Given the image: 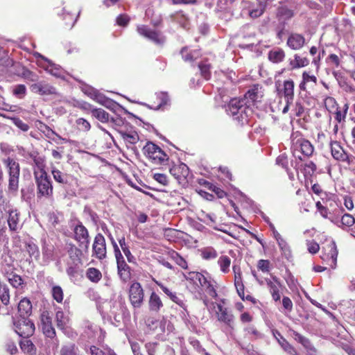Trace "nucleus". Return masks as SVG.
I'll return each mask as SVG.
<instances>
[{"mask_svg": "<svg viewBox=\"0 0 355 355\" xmlns=\"http://www.w3.org/2000/svg\"><path fill=\"white\" fill-rule=\"evenodd\" d=\"M138 33L153 41L155 43L160 44L164 42V38L156 31H152L146 26L142 25L137 28Z\"/></svg>", "mask_w": 355, "mask_h": 355, "instance_id": "nucleus-15", "label": "nucleus"}, {"mask_svg": "<svg viewBox=\"0 0 355 355\" xmlns=\"http://www.w3.org/2000/svg\"><path fill=\"white\" fill-rule=\"evenodd\" d=\"M178 168V171H180V175H181L182 178H187L189 175V168L185 164H180V165L177 166Z\"/></svg>", "mask_w": 355, "mask_h": 355, "instance_id": "nucleus-59", "label": "nucleus"}, {"mask_svg": "<svg viewBox=\"0 0 355 355\" xmlns=\"http://www.w3.org/2000/svg\"><path fill=\"white\" fill-rule=\"evenodd\" d=\"M325 251H328L327 253V259L330 258L331 259L333 268H334L336 265L337 257H338V250L336 248V243L333 241H330L329 243L326 245L325 247L322 248Z\"/></svg>", "mask_w": 355, "mask_h": 355, "instance_id": "nucleus-26", "label": "nucleus"}, {"mask_svg": "<svg viewBox=\"0 0 355 355\" xmlns=\"http://www.w3.org/2000/svg\"><path fill=\"white\" fill-rule=\"evenodd\" d=\"M257 267L262 272H268L270 268V261L268 260L261 259L258 262Z\"/></svg>", "mask_w": 355, "mask_h": 355, "instance_id": "nucleus-62", "label": "nucleus"}, {"mask_svg": "<svg viewBox=\"0 0 355 355\" xmlns=\"http://www.w3.org/2000/svg\"><path fill=\"white\" fill-rule=\"evenodd\" d=\"M304 37L302 35L297 33L291 34L287 40L288 46L293 50H298L301 49L304 45Z\"/></svg>", "mask_w": 355, "mask_h": 355, "instance_id": "nucleus-21", "label": "nucleus"}, {"mask_svg": "<svg viewBox=\"0 0 355 355\" xmlns=\"http://www.w3.org/2000/svg\"><path fill=\"white\" fill-rule=\"evenodd\" d=\"M2 162L6 166L9 176L8 192L16 195L19 189V164L10 157L3 159Z\"/></svg>", "mask_w": 355, "mask_h": 355, "instance_id": "nucleus-2", "label": "nucleus"}, {"mask_svg": "<svg viewBox=\"0 0 355 355\" xmlns=\"http://www.w3.org/2000/svg\"><path fill=\"white\" fill-rule=\"evenodd\" d=\"M32 311V304L27 298H23L18 304V312L20 318H28Z\"/></svg>", "mask_w": 355, "mask_h": 355, "instance_id": "nucleus-23", "label": "nucleus"}, {"mask_svg": "<svg viewBox=\"0 0 355 355\" xmlns=\"http://www.w3.org/2000/svg\"><path fill=\"white\" fill-rule=\"evenodd\" d=\"M157 98L159 101V103L156 106L149 105L146 103H143V105L150 109L157 110L167 105L168 102L169 101L168 95L166 92H159L157 94Z\"/></svg>", "mask_w": 355, "mask_h": 355, "instance_id": "nucleus-30", "label": "nucleus"}, {"mask_svg": "<svg viewBox=\"0 0 355 355\" xmlns=\"http://www.w3.org/2000/svg\"><path fill=\"white\" fill-rule=\"evenodd\" d=\"M343 225L347 227H351L355 223V219L354 216L349 214H345L341 218Z\"/></svg>", "mask_w": 355, "mask_h": 355, "instance_id": "nucleus-52", "label": "nucleus"}, {"mask_svg": "<svg viewBox=\"0 0 355 355\" xmlns=\"http://www.w3.org/2000/svg\"><path fill=\"white\" fill-rule=\"evenodd\" d=\"M180 53L182 59L186 62H193L200 56L199 51H189L187 47L182 48Z\"/></svg>", "mask_w": 355, "mask_h": 355, "instance_id": "nucleus-31", "label": "nucleus"}, {"mask_svg": "<svg viewBox=\"0 0 355 355\" xmlns=\"http://www.w3.org/2000/svg\"><path fill=\"white\" fill-rule=\"evenodd\" d=\"M106 243L105 237L101 234H97L92 245V257L103 260L106 257Z\"/></svg>", "mask_w": 355, "mask_h": 355, "instance_id": "nucleus-11", "label": "nucleus"}, {"mask_svg": "<svg viewBox=\"0 0 355 355\" xmlns=\"http://www.w3.org/2000/svg\"><path fill=\"white\" fill-rule=\"evenodd\" d=\"M283 94L284 97L294 96V82L292 80H287L284 82Z\"/></svg>", "mask_w": 355, "mask_h": 355, "instance_id": "nucleus-38", "label": "nucleus"}, {"mask_svg": "<svg viewBox=\"0 0 355 355\" xmlns=\"http://www.w3.org/2000/svg\"><path fill=\"white\" fill-rule=\"evenodd\" d=\"M162 291L175 303L182 307L186 311V306L181 297L177 295L175 292H173L171 289L165 286L163 284L155 282Z\"/></svg>", "mask_w": 355, "mask_h": 355, "instance_id": "nucleus-20", "label": "nucleus"}, {"mask_svg": "<svg viewBox=\"0 0 355 355\" xmlns=\"http://www.w3.org/2000/svg\"><path fill=\"white\" fill-rule=\"evenodd\" d=\"M8 217L7 219L9 229L12 232H17L20 229L19 212L17 209H10L8 211Z\"/></svg>", "mask_w": 355, "mask_h": 355, "instance_id": "nucleus-17", "label": "nucleus"}, {"mask_svg": "<svg viewBox=\"0 0 355 355\" xmlns=\"http://www.w3.org/2000/svg\"><path fill=\"white\" fill-rule=\"evenodd\" d=\"M306 244H307L308 250L311 254H315L320 250L319 245L313 241H307Z\"/></svg>", "mask_w": 355, "mask_h": 355, "instance_id": "nucleus-61", "label": "nucleus"}, {"mask_svg": "<svg viewBox=\"0 0 355 355\" xmlns=\"http://www.w3.org/2000/svg\"><path fill=\"white\" fill-rule=\"evenodd\" d=\"M276 164L285 168L286 171L288 170V159L285 154L279 155L276 159Z\"/></svg>", "mask_w": 355, "mask_h": 355, "instance_id": "nucleus-55", "label": "nucleus"}, {"mask_svg": "<svg viewBox=\"0 0 355 355\" xmlns=\"http://www.w3.org/2000/svg\"><path fill=\"white\" fill-rule=\"evenodd\" d=\"M144 154L154 164H161L168 159V155L158 146L148 141L143 148Z\"/></svg>", "mask_w": 355, "mask_h": 355, "instance_id": "nucleus-5", "label": "nucleus"}, {"mask_svg": "<svg viewBox=\"0 0 355 355\" xmlns=\"http://www.w3.org/2000/svg\"><path fill=\"white\" fill-rule=\"evenodd\" d=\"M282 305L285 310L291 312L293 309V302L288 297L284 296L282 299Z\"/></svg>", "mask_w": 355, "mask_h": 355, "instance_id": "nucleus-64", "label": "nucleus"}, {"mask_svg": "<svg viewBox=\"0 0 355 355\" xmlns=\"http://www.w3.org/2000/svg\"><path fill=\"white\" fill-rule=\"evenodd\" d=\"M291 148L294 152L299 150L306 157H310L313 153V146L308 141L302 138L299 131L293 132L291 135Z\"/></svg>", "mask_w": 355, "mask_h": 355, "instance_id": "nucleus-4", "label": "nucleus"}, {"mask_svg": "<svg viewBox=\"0 0 355 355\" xmlns=\"http://www.w3.org/2000/svg\"><path fill=\"white\" fill-rule=\"evenodd\" d=\"M285 53L280 48H274L268 52V58L273 63H279L284 60Z\"/></svg>", "mask_w": 355, "mask_h": 355, "instance_id": "nucleus-28", "label": "nucleus"}, {"mask_svg": "<svg viewBox=\"0 0 355 355\" xmlns=\"http://www.w3.org/2000/svg\"><path fill=\"white\" fill-rule=\"evenodd\" d=\"M304 171L306 175H312L316 171V165L313 162H309L304 164Z\"/></svg>", "mask_w": 355, "mask_h": 355, "instance_id": "nucleus-56", "label": "nucleus"}, {"mask_svg": "<svg viewBox=\"0 0 355 355\" xmlns=\"http://www.w3.org/2000/svg\"><path fill=\"white\" fill-rule=\"evenodd\" d=\"M153 178L161 184L166 186L168 183L167 176L163 173H155Z\"/></svg>", "mask_w": 355, "mask_h": 355, "instance_id": "nucleus-58", "label": "nucleus"}, {"mask_svg": "<svg viewBox=\"0 0 355 355\" xmlns=\"http://www.w3.org/2000/svg\"><path fill=\"white\" fill-rule=\"evenodd\" d=\"M20 347L24 352L30 354L35 353L36 349L33 343L30 340H24L20 342Z\"/></svg>", "mask_w": 355, "mask_h": 355, "instance_id": "nucleus-41", "label": "nucleus"}, {"mask_svg": "<svg viewBox=\"0 0 355 355\" xmlns=\"http://www.w3.org/2000/svg\"><path fill=\"white\" fill-rule=\"evenodd\" d=\"M277 15L284 19H289L293 16V11L286 6H282L278 8Z\"/></svg>", "mask_w": 355, "mask_h": 355, "instance_id": "nucleus-42", "label": "nucleus"}, {"mask_svg": "<svg viewBox=\"0 0 355 355\" xmlns=\"http://www.w3.org/2000/svg\"><path fill=\"white\" fill-rule=\"evenodd\" d=\"M229 114L234 120L243 123L248 122L249 116L252 114V109L245 99L233 98L228 104Z\"/></svg>", "mask_w": 355, "mask_h": 355, "instance_id": "nucleus-1", "label": "nucleus"}, {"mask_svg": "<svg viewBox=\"0 0 355 355\" xmlns=\"http://www.w3.org/2000/svg\"><path fill=\"white\" fill-rule=\"evenodd\" d=\"M73 227L74 239L80 245H83L85 250H87L89 245V236L87 229L79 220L73 223Z\"/></svg>", "mask_w": 355, "mask_h": 355, "instance_id": "nucleus-10", "label": "nucleus"}, {"mask_svg": "<svg viewBox=\"0 0 355 355\" xmlns=\"http://www.w3.org/2000/svg\"><path fill=\"white\" fill-rule=\"evenodd\" d=\"M51 173L53 175V179L58 183H60L63 185L69 186L73 181V176L62 173L60 170L56 168H53L51 169Z\"/></svg>", "mask_w": 355, "mask_h": 355, "instance_id": "nucleus-19", "label": "nucleus"}, {"mask_svg": "<svg viewBox=\"0 0 355 355\" xmlns=\"http://www.w3.org/2000/svg\"><path fill=\"white\" fill-rule=\"evenodd\" d=\"M118 274L123 282H128L130 279V268L125 261H121L117 263Z\"/></svg>", "mask_w": 355, "mask_h": 355, "instance_id": "nucleus-25", "label": "nucleus"}, {"mask_svg": "<svg viewBox=\"0 0 355 355\" xmlns=\"http://www.w3.org/2000/svg\"><path fill=\"white\" fill-rule=\"evenodd\" d=\"M263 96V92L262 87L259 85H254L245 93L244 98L248 102V105H251L256 102L261 101Z\"/></svg>", "mask_w": 355, "mask_h": 355, "instance_id": "nucleus-12", "label": "nucleus"}, {"mask_svg": "<svg viewBox=\"0 0 355 355\" xmlns=\"http://www.w3.org/2000/svg\"><path fill=\"white\" fill-rule=\"evenodd\" d=\"M13 123L21 130L24 132H26L29 130V125L24 123L22 120H21L19 118H12V119Z\"/></svg>", "mask_w": 355, "mask_h": 355, "instance_id": "nucleus-53", "label": "nucleus"}, {"mask_svg": "<svg viewBox=\"0 0 355 355\" xmlns=\"http://www.w3.org/2000/svg\"><path fill=\"white\" fill-rule=\"evenodd\" d=\"M218 264L220 266L221 272L227 273L230 272L231 259L226 255L220 256L218 260Z\"/></svg>", "mask_w": 355, "mask_h": 355, "instance_id": "nucleus-36", "label": "nucleus"}, {"mask_svg": "<svg viewBox=\"0 0 355 355\" xmlns=\"http://www.w3.org/2000/svg\"><path fill=\"white\" fill-rule=\"evenodd\" d=\"M273 335L277 339L279 345L286 352L290 355H299L294 347L292 346L277 330L273 331Z\"/></svg>", "mask_w": 355, "mask_h": 355, "instance_id": "nucleus-18", "label": "nucleus"}, {"mask_svg": "<svg viewBox=\"0 0 355 355\" xmlns=\"http://www.w3.org/2000/svg\"><path fill=\"white\" fill-rule=\"evenodd\" d=\"M273 279L275 281L276 284L272 282L271 280H267L266 283L272 299L275 302H277L280 300L281 298L279 290V283L276 277H274Z\"/></svg>", "mask_w": 355, "mask_h": 355, "instance_id": "nucleus-29", "label": "nucleus"}, {"mask_svg": "<svg viewBox=\"0 0 355 355\" xmlns=\"http://www.w3.org/2000/svg\"><path fill=\"white\" fill-rule=\"evenodd\" d=\"M26 92V88L24 85H17L13 89V94L19 98H22Z\"/></svg>", "mask_w": 355, "mask_h": 355, "instance_id": "nucleus-51", "label": "nucleus"}, {"mask_svg": "<svg viewBox=\"0 0 355 355\" xmlns=\"http://www.w3.org/2000/svg\"><path fill=\"white\" fill-rule=\"evenodd\" d=\"M0 299L4 305L10 302L9 288L6 285H0Z\"/></svg>", "mask_w": 355, "mask_h": 355, "instance_id": "nucleus-44", "label": "nucleus"}, {"mask_svg": "<svg viewBox=\"0 0 355 355\" xmlns=\"http://www.w3.org/2000/svg\"><path fill=\"white\" fill-rule=\"evenodd\" d=\"M216 315L217 320L224 324L225 331L233 330L234 327V315L230 310L221 304H216Z\"/></svg>", "mask_w": 355, "mask_h": 355, "instance_id": "nucleus-6", "label": "nucleus"}, {"mask_svg": "<svg viewBox=\"0 0 355 355\" xmlns=\"http://www.w3.org/2000/svg\"><path fill=\"white\" fill-rule=\"evenodd\" d=\"M77 18L78 16L75 17L73 15L68 12L64 15L63 19L66 21V25L70 26L71 28L74 26Z\"/></svg>", "mask_w": 355, "mask_h": 355, "instance_id": "nucleus-63", "label": "nucleus"}, {"mask_svg": "<svg viewBox=\"0 0 355 355\" xmlns=\"http://www.w3.org/2000/svg\"><path fill=\"white\" fill-rule=\"evenodd\" d=\"M78 348L73 343L63 345L60 352V355H78Z\"/></svg>", "mask_w": 355, "mask_h": 355, "instance_id": "nucleus-33", "label": "nucleus"}, {"mask_svg": "<svg viewBox=\"0 0 355 355\" xmlns=\"http://www.w3.org/2000/svg\"><path fill=\"white\" fill-rule=\"evenodd\" d=\"M128 297L131 305L135 309H139L143 305L144 291L140 283L135 282L131 284L128 291Z\"/></svg>", "mask_w": 355, "mask_h": 355, "instance_id": "nucleus-9", "label": "nucleus"}, {"mask_svg": "<svg viewBox=\"0 0 355 355\" xmlns=\"http://www.w3.org/2000/svg\"><path fill=\"white\" fill-rule=\"evenodd\" d=\"M51 294L53 299L58 303L62 302L63 300V291L59 286H54L51 290Z\"/></svg>", "mask_w": 355, "mask_h": 355, "instance_id": "nucleus-45", "label": "nucleus"}, {"mask_svg": "<svg viewBox=\"0 0 355 355\" xmlns=\"http://www.w3.org/2000/svg\"><path fill=\"white\" fill-rule=\"evenodd\" d=\"M68 253L71 259H79V256L81 254V252L76 245H70V248L68 250Z\"/></svg>", "mask_w": 355, "mask_h": 355, "instance_id": "nucleus-57", "label": "nucleus"}, {"mask_svg": "<svg viewBox=\"0 0 355 355\" xmlns=\"http://www.w3.org/2000/svg\"><path fill=\"white\" fill-rule=\"evenodd\" d=\"M293 111L296 116L300 117L302 116L304 112V107L303 106L301 101H297L295 102Z\"/></svg>", "mask_w": 355, "mask_h": 355, "instance_id": "nucleus-54", "label": "nucleus"}, {"mask_svg": "<svg viewBox=\"0 0 355 355\" xmlns=\"http://www.w3.org/2000/svg\"><path fill=\"white\" fill-rule=\"evenodd\" d=\"M24 250L29 254L31 258L35 259L39 257L40 252L37 246L33 242H26Z\"/></svg>", "mask_w": 355, "mask_h": 355, "instance_id": "nucleus-37", "label": "nucleus"}, {"mask_svg": "<svg viewBox=\"0 0 355 355\" xmlns=\"http://www.w3.org/2000/svg\"><path fill=\"white\" fill-rule=\"evenodd\" d=\"M291 336L298 343H300L307 351L308 355L316 354L317 349L311 344L310 340L293 329H290L288 331Z\"/></svg>", "mask_w": 355, "mask_h": 355, "instance_id": "nucleus-13", "label": "nucleus"}, {"mask_svg": "<svg viewBox=\"0 0 355 355\" xmlns=\"http://www.w3.org/2000/svg\"><path fill=\"white\" fill-rule=\"evenodd\" d=\"M43 334L48 338H53L55 335V330L54 327H53L52 323L48 325H44L42 327Z\"/></svg>", "mask_w": 355, "mask_h": 355, "instance_id": "nucleus-48", "label": "nucleus"}, {"mask_svg": "<svg viewBox=\"0 0 355 355\" xmlns=\"http://www.w3.org/2000/svg\"><path fill=\"white\" fill-rule=\"evenodd\" d=\"M148 306L150 311L158 312L164 305L160 297L156 293L153 292L149 297Z\"/></svg>", "mask_w": 355, "mask_h": 355, "instance_id": "nucleus-24", "label": "nucleus"}, {"mask_svg": "<svg viewBox=\"0 0 355 355\" xmlns=\"http://www.w3.org/2000/svg\"><path fill=\"white\" fill-rule=\"evenodd\" d=\"M168 256L170 258L173 260L178 266H180L183 269H187V262L186 260L180 256L177 252L174 250H171L168 252Z\"/></svg>", "mask_w": 355, "mask_h": 355, "instance_id": "nucleus-34", "label": "nucleus"}, {"mask_svg": "<svg viewBox=\"0 0 355 355\" xmlns=\"http://www.w3.org/2000/svg\"><path fill=\"white\" fill-rule=\"evenodd\" d=\"M92 98L96 101L97 103L107 107V104L110 103V100L105 97L104 95L98 93V92H94L92 96Z\"/></svg>", "mask_w": 355, "mask_h": 355, "instance_id": "nucleus-47", "label": "nucleus"}, {"mask_svg": "<svg viewBox=\"0 0 355 355\" xmlns=\"http://www.w3.org/2000/svg\"><path fill=\"white\" fill-rule=\"evenodd\" d=\"M332 157L340 162L350 163L348 155L345 152L340 143L336 141H331L330 143Z\"/></svg>", "mask_w": 355, "mask_h": 355, "instance_id": "nucleus-14", "label": "nucleus"}, {"mask_svg": "<svg viewBox=\"0 0 355 355\" xmlns=\"http://www.w3.org/2000/svg\"><path fill=\"white\" fill-rule=\"evenodd\" d=\"M33 92L41 95H49L55 94V89L44 82L34 83L31 86Z\"/></svg>", "mask_w": 355, "mask_h": 355, "instance_id": "nucleus-16", "label": "nucleus"}, {"mask_svg": "<svg viewBox=\"0 0 355 355\" xmlns=\"http://www.w3.org/2000/svg\"><path fill=\"white\" fill-rule=\"evenodd\" d=\"M121 137L127 144L133 145L135 144L139 140V137L137 132L130 131L125 132L123 130H117Z\"/></svg>", "mask_w": 355, "mask_h": 355, "instance_id": "nucleus-27", "label": "nucleus"}, {"mask_svg": "<svg viewBox=\"0 0 355 355\" xmlns=\"http://www.w3.org/2000/svg\"><path fill=\"white\" fill-rule=\"evenodd\" d=\"M34 178L37 186V196L38 198H50L53 196V187L52 182L46 171L38 173L34 171Z\"/></svg>", "mask_w": 355, "mask_h": 355, "instance_id": "nucleus-3", "label": "nucleus"}, {"mask_svg": "<svg viewBox=\"0 0 355 355\" xmlns=\"http://www.w3.org/2000/svg\"><path fill=\"white\" fill-rule=\"evenodd\" d=\"M309 60L305 57H300L298 55H295V59L291 62L293 68H300L307 66Z\"/></svg>", "mask_w": 355, "mask_h": 355, "instance_id": "nucleus-43", "label": "nucleus"}, {"mask_svg": "<svg viewBox=\"0 0 355 355\" xmlns=\"http://www.w3.org/2000/svg\"><path fill=\"white\" fill-rule=\"evenodd\" d=\"M86 275L89 280L95 283L99 282L102 277L101 272L95 268H89Z\"/></svg>", "mask_w": 355, "mask_h": 355, "instance_id": "nucleus-39", "label": "nucleus"}, {"mask_svg": "<svg viewBox=\"0 0 355 355\" xmlns=\"http://www.w3.org/2000/svg\"><path fill=\"white\" fill-rule=\"evenodd\" d=\"M76 124L78 128L82 131H89L91 128L90 123L83 118H79L76 120Z\"/></svg>", "mask_w": 355, "mask_h": 355, "instance_id": "nucleus-50", "label": "nucleus"}, {"mask_svg": "<svg viewBox=\"0 0 355 355\" xmlns=\"http://www.w3.org/2000/svg\"><path fill=\"white\" fill-rule=\"evenodd\" d=\"M35 166L37 168V169L40 171H37L38 173H42L44 171H46L44 170L45 167V158L42 156H40V155L34 159L33 161Z\"/></svg>", "mask_w": 355, "mask_h": 355, "instance_id": "nucleus-49", "label": "nucleus"}, {"mask_svg": "<svg viewBox=\"0 0 355 355\" xmlns=\"http://www.w3.org/2000/svg\"><path fill=\"white\" fill-rule=\"evenodd\" d=\"M6 277L9 283L14 288H19L24 284V280L21 277L15 273H7Z\"/></svg>", "mask_w": 355, "mask_h": 355, "instance_id": "nucleus-35", "label": "nucleus"}, {"mask_svg": "<svg viewBox=\"0 0 355 355\" xmlns=\"http://www.w3.org/2000/svg\"><path fill=\"white\" fill-rule=\"evenodd\" d=\"M92 116L101 123H107L110 120L108 112L101 108H94L92 110Z\"/></svg>", "mask_w": 355, "mask_h": 355, "instance_id": "nucleus-32", "label": "nucleus"}, {"mask_svg": "<svg viewBox=\"0 0 355 355\" xmlns=\"http://www.w3.org/2000/svg\"><path fill=\"white\" fill-rule=\"evenodd\" d=\"M267 4L266 0H245L243 1V10L253 19L258 18L263 15Z\"/></svg>", "mask_w": 355, "mask_h": 355, "instance_id": "nucleus-7", "label": "nucleus"}, {"mask_svg": "<svg viewBox=\"0 0 355 355\" xmlns=\"http://www.w3.org/2000/svg\"><path fill=\"white\" fill-rule=\"evenodd\" d=\"M198 67L202 76H203L206 80H209L211 77L210 64L205 62H201L199 64Z\"/></svg>", "mask_w": 355, "mask_h": 355, "instance_id": "nucleus-46", "label": "nucleus"}, {"mask_svg": "<svg viewBox=\"0 0 355 355\" xmlns=\"http://www.w3.org/2000/svg\"><path fill=\"white\" fill-rule=\"evenodd\" d=\"M201 256L204 259L209 260L216 259L218 256V253L212 247H207L201 250Z\"/></svg>", "mask_w": 355, "mask_h": 355, "instance_id": "nucleus-40", "label": "nucleus"}, {"mask_svg": "<svg viewBox=\"0 0 355 355\" xmlns=\"http://www.w3.org/2000/svg\"><path fill=\"white\" fill-rule=\"evenodd\" d=\"M75 106L83 110L91 112H92V110L93 109H94L93 105H92L89 103H87L85 101H78Z\"/></svg>", "mask_w": 355, "mask_h": 355, "instance_id": "nucleus-60", "label": "nucleus"}, {"mask_svg": "<svg viewBox=\"0 0 355 355\" xmlns=\"http://www.w3.org/2000/svg\"><path fill=\"white\" fill-rule=\"evenodd\" d=\"M15 331L21 337L28 338L35 331L34 323L28 318H20L13 322Z\"/></svg>", "mask_w": 355, "mask_h": 355, "instance_id": "nucleus-8", "label": "nucleus"}, {"mask_svg": "<svg viewBox=\"0 0 355 355\" xmlns=\"http://www.w3.org/2000/svg\"><path fill=\"white\" fill-rule=\"evenodd\" d=\"M55 321L57 327L64 331L69 327L70 318L60 309L55 313Z\"/></svg>", "mask_w": 355, "mask_h": 355, "instance_id": "nucleus-22", "label": "nucleus"}]
</instances>
